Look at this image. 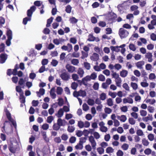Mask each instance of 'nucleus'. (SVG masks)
<instances>
[{
  "label": "nucleus",
  "instance_id": "1",
  "mask_svg": "<svg viewBox=\"0 0 156 156\" xmlns=\"http://www.w3.org/2000/svg\"><path fill=\"white\" fill-rule=\"evenodd\" d=\"M4 111L5 112L7 118L8 119L9 121L12 123V125L14 127L16 126V122L14 121V120L12 118L11 114L9 110L6 108H5L4 109Z\"/></svg>",
  "mask_w": 156,
  "mask_h": 156
},
{
  "label": "nucleus",
  "instance_id": "2",
  "mask_svg": "<svg viewBox=\"0 0 156 156\" xmlns=\"http://www.w3.org/2000/svg\"><path fill=\"white\" fill-rule=\"evenodd\" d=\"M129 34V32L127 30L122 28H121L119 31V34L121 39L126 38Z\"/></svg>",
  "mask_w": 156,
  "mask_h": 156
},
{
  "label": "nucleus",
  "instance_id": "3",
  "mask_svg": "<svg viewBox=\"0 0 156 156\" xmlns=\"http://www.w3.org/2000/svg\"><path fill=\"white\" fill-rule=\"evenodd\" d=\"M60 77L65 81L68 80L70 78L69 74L66 72L62 73L60 75Z\"/></svg>",
  "mask_w": 156,
  "mask_h": 156
},
{
  "label": "nucleus",
  "instance_id": "4",
  "mask_svg": "<svg viewBox=\"0 0 156 156\" xmlns=\"http://www.w3.org/2000/svg\"><path fill=\"white\" fill-rule=\"evenodd\" d=\"M89 140L91 144L93 149L94 150H95L96 149V143L93 136L92 135L90 136L89 137Z\"/></svg>",
  "mask_w": 156,
  "mask_h": 156
},
{
  "label": "nucleus",
  "instance_id": "5",
  "mask_svg": "<svg viewBox=\"0 0 156 156\" xmlns=\"http://www.w3.org/2000/svg\"><path fill=\"white\" fill-rule=\"evenodd\" d=\"M36 9L35 6L33 5L31 7L30 9L27 10V14L28 17L31 18L33 12Z\"/></svg>",
  "mask_w": 156,
  "mask_h": 156
},
{
  "label": "nucleus",
  "instance_id": "6",
  "mask_svg": "<svg viewBox=\"0 0 156 156\" xmlns=\"http://www.w3.org/2000/svg\"><path fill=\"white\" fill-rule=\"evenodd\" d=\"M66 68L68 71L69 73H73L75 71L76 68L74 66L67 64L66 66Z\"/></svg>",
  "mask_w": 156,
  "mask_h": 156
},
{
  "label": "nucleus",
  "instance_id": "7",
  "mask_svg": "<svg viewBox=\"0 0 156 156\" xmlns=\"http://www.w3.org/2000/svg\"><path fill=\"white\" fill-rule=\"evenodd\" d=\"M90 80L91 78L90 76H87L82 79V80L81 82H82L84 85L86 86L87 85V82L88 81H90Z\"/></svg>",
  "mask_w": 156,
  "mask_h": 156
},
{
  "label": "nucleus",
  "instance_id": "8",
  "mask_svg": "<svg viewBox=\"0 0 156 156\" xmlns=\"http://www.w3.org/2000/svg\"><path fill=\"white\" fill-rule=\"evenodd\" d=\"M99 58L98 54L95 53H94L92 56L90 57L91 60L94 61H97L98 60Z\"/></svg>",
  "mask_w": 156,
  "mask_h": 156
},
{
  "label": "nucleus",
  "instance_id": "9",
  "mask_svg": "<svg viewBox=\"0 0 156 156\" xmlns=\"http://www.w3.org/2000/svg\"><path fill=\"white\" fill-rule=\"evenodd\" d=\"M7 58V57L6 54L5 53L1 54L0 55V58L2 62V63H3L5 62Z\"/></svg>",
  "mask_w": 156,
  "mask_h": 156
},
{
  "label": "nucleus",
  "instance_id": "10",
  "mask_svg": "<svg viewBox=\"0 0 156 156\" xmlns=\"http://www.w3.org/2000/svg\"><path fill=\"white\" fill-rule=\"evenodd\" d=\"M24 93H22L20 94L19 99L21 103L24 104L25 102V98L24 96Z\"/></svg>",
  "mask_w": 156,
  "mask_h": 156
},
{
  "label": "nucleus",
  "instance_id": "11",
  "mask_svg": "<svg viewBox=\"0 0 156 156\" xmlns=\"http://www.w3.org/2000/svg\"><path fill=\"white\" fill-rule=\"evenodd\" d=\"M38 97H40L41 95H43L45 93V90L43 88H40L39 92L37 91L36 92Z\"/></svg>",
  "mask_w": 156,
  "mask_h": 156
},
{
  "label": "nucleus",
  "instance_id": "12",
  "mask_svg": "<svg viewBox=\"0 0 156 156\" xmlns=\"http://www.w3.org/2000/svg\"><path fill=\"white\" fill-rule=\"evenodd\" d=\"M144 64V62L143 61H140L137 62L136 63V66L137 68L141 69L142 68V66Z\"/></svg>",
  "mask_w": 156,
  "mask_h": 156
},
{
  "label": "nucleus",
  "instance_id": "13",
  "mask_svg": "<svg viewBox=\"0 0 156 156\" xmlns=\"http://www.w3.org/2000/svg\"><path fill=\"white\" fill-rule=\"evenodd\" d=\"M118 119L119 120L121 121L124 122L126 120L127 118L126 116L124 115H122L121 117L118 116L117 117Z\"/></svg>",
  "mask_w": 156,
  "mask_h": 156
},
{
  "label": "nucleus",
  "instance_id": "14",
  "mask_svg": "<svg viewBox=\"0 0 156 156\" xmlns=\"http://www.w3.org/2000/svg\"><path fill=\"white\" fill-rule=\"evenodd\" d=\"M87 139L86 137H82L80 139V140L79 142V145H81V146L83 147V143H85L86 142V140Z\"/></svg>",
  "mask_w": 156,
  "mask_h": 156
},
{
  "label": "nucleus",
  "instance_id": "15",
  "mask_svg": "<svg viewBox=\"0 0 156 156\" xmlns=\"http://www.w3.org/2000/svg\"><path fill=\"white\" fill-rule=\"evenodd\" d=\"M55 89L54 88H52L50 90V94L52 98L55 99L56 98V95L54 93Z\"/></svg>",
  "mask_w": 156,
  "mask_h": 156
},
{
  "label": "nucleus",
  "instance_id": "16",
  "mask_svg": "<svg viewBox=\"0 0 156 156\" xmlns=\"http://www.w3.org/2000/svg\"><path fill=\"white\" fill-rule=\"evenodd\" d=\"M111 15L109 17V20L112 22L115 21V18L117 17L116 15L113 13L112 15Z\"/></svg>",
  "mask_w": 156,
  "mask_h": 156
},
{
  "label": "nucleus",
  "instance_id": "17",
  "mask_svg": "<svg viewBox=\"0 0 156 156\" xmlns=\"http://www.w3.org/2000/svg\"><path fill=\"white\" fill-rule=\"evenodd\" d=\"M53 18L52 17H51L50 18L47 20V23L46 26L47 27H49L51 26V24L52 22Z\"/></svg>",
  "mask_w": 156,
  "mask_h": 156
},
{
  "label": "nucleus",
  "instance_id": "18",
  "mask_svg": "<svg viewBox=\"0 0 156 156\" xmlns=\"http://www.w3.org/2000/svg\"><path fill=\"white\" fill-rule=\"evenodd\" d=\"M78 20L76 19L75 17H72L70 18L69 21L70 23L72 24H75L78 22Z\"/></svg>",
  "mask_w": 156,
  "mask_h": 156
},
{
  "label": "nucleus",
  "instance_id": "19",
  "mask_svg": "<svg viewBox=\"0 0 156 156\" xmlns=\"http://www.w3.org/2000/svg\"><path fill=\"white\" fill-rule=\"evenodd\" d=\"M116 85L118 87H120V83L122 82L121 79L119 77L115 80Z\"/></svg>",
  "mask_w": 156,
  "mask_h": 156
},
{
  "label": "nucleus",
  "instance_id": "20",
  "mask_svg": "<svg viewBox=\"0 0 156 156\" xmlns=\"http://www.w3.org/2000/svg\"><path fill=\"white\" fill-rule=\"evenodd\" d=\"M128 74V72L126 70H123L120 73V76L122 77L126 76Z\"/></svg>",
  "mask_w": 156,
  "mask_h": 156
},
{
  "label": "nucleus",
  "instance_id": "21",
  "mask_svg": "<svg viewBox=\"0 0 156 156\" xmlns=\"http://www.w3.org/2000/svg\"><path fill=\"white\" fill-rule=\"evenodd\" d=\"M6 35L8 38L12 39V31L10 30H7L6 32Z\"/></svg>",
  "mask_w": 156,
  "mask_h": 156
},
{
  "label": "nucleus",
  "instance_id": "22",
  "mask_svg": "<svg viewBox=\"0 0 156 156\" xmlns=\"http://www.w3.org/2000/svg\"><path fill=\"white\" fill-rule=\"evenodd\" d=\"M63 91L62 88L61 87H57L56 90V93L58 95H61Z\"/></svg>",
  "mask_w": 156,
  "mask_h": 156
},
{
  "label": "nucleus",
  "instance_id": "23",
  "mask_svg": "<svg viewBox=\"0 0 156 156\" xmlns=\"http://www.w3.org/2000/svg\"><path fill=\"white\" fill-rule=\"evenodd\" d=\"M81 53L82 54V56L81 58L82 59H84L85 58L87 57L88 56V52H87L82 51Z\"/></svg>",
  "mask_w": 156,
  "mask_h": 156
},
{
  "label": "nucleus",
  "instance_id": "24",
  "mask_svg": "<svg viewBox=\"0 0 156 156\" xmlns=\"http://www.w3.org/2000/svg\"><path fill=\"white\" fill-rule=\"evenodd\" d=\"M95 37L92 34H90L88 35V38L87 39V41H95Z\"/></svg>",
  "mask_w": 156,
  "mask_h": 156
},
{
  "label": "nucleus",
  "instance_id": "25",
  "mask_svg": "<svg viewBox=\"0 0 156 156\" xmlns=\"http://www.w3.org/2000/svg\"><path fill=\"white\" fill-rule=\"evenodd\" d=\"M87 103L89 105L93 106L94 104V101L93 99L89 98L87 100Z\"/></svg>",
  "mask_w": 156,
  "mask_h": 156
},
{
  "label": "nucleus",
  "instance_id": "26",
  "mask_svg": "<svg viewBox=\"0 0 156 156\" xmlns=\"http://www.w3.org/2000/svg\"><path fill=\"white\" fill-rule=\"evenodd\" d=\"M80 96H82L83 97H85L87 95L86 92L85 90H80L79 91Z\"/></svg>",
  "mask_w": 156,
  "mask_h": 156
},
{
  "label": "nucleus",
  "instance_id": "27",
  "mask_svg": "<svg viewBox=\"0 0 156 156\" xmlns=\"http://www.w3.org/2000/svg\"><path fill=\"white\" fill-rule=\"evenodd\" d=\"M71 63L74 65H77L79 63V61L78 59L74 58L71 61Z\"/></svg>",
  "mask_w": 156,
  "mask_h": 156
},
{
  "label": "nucleus",
  "instance_id": "28",
  "mask_svg": "<svg viewBox=\"0 0 156 156\" xmlns=\"http://www.w3.org/2000/svg\"><path fill=\"white\" fill-rule=\"evenodd\" d=\"M106 94L104 93H102L100 95V99L101 100H104L106 99Z\"/></svg>",
  "mask_w": 156,
  "mask_h": 156
},
{
  "label": "nucleus",
  "instance_id": "29",
  "mask_svg": "<svg viewBox=\"0 0 156 156\" xmlns=\"http://www.w3.org/2000/svg\"><path fill=\"white\" fill-rule=\"evenodd\" d=\"M72 7L69 5H67L66 7L65 11L66 12L70 13L71 12Z\"/></svg>",
  "mask_w": 156,
  "mask_h": 156
},
{
  "label": "nucleus",
  "instance_id": "30",
  "mask_svg": "<svg viewBox=\"0 0 156 156\" xmlns=\"http://www.w3.org/2000/svg\"><path fill=\"white\" fill-rule=\"evenodd\" d=\"M84 73V72L83 70L82 69L80 68L78 70V73L80 77H82L83 76Z\"/></svg>",
  "mask_w": 156,
  "mask_h": 156
},
{
  "label": "nucleus",
  "instance_id": "31",
  "mask_svg": "<svg viewBox=\"0 0 156 156\" xmlns=\"http://www.w3.org/2000/svg\"><path fill=\"white\" fill-rule=\"evenodd\" d=\"M75 128L72 126H69L67 128V131L69 133H72L75 130Z\"/></svg>",
  "mask_w": 156,
  "mask_h": 156
},
{
  "label": "nucleus",
  "instance_id": "32",
  "mask_svg": "<svg viewBox=\"0 0 156 156\" xmlns=\"http://www.w3.org/2000/svg\"><path fill=\"white\" fill-rule=\"evenodd\" d=\"M78 86V84L75 82H74L72 83L71 87L72 89L73 90H76Z\"/></svg>",
  "mask_w": 156,
  "mask_h": 156
},
{
  "label": "nucleus",
  "instance_id": "33",
  "mask_svg": "<svg viewBox=\"0 0 156 156\" xmlns=\"http://www.w3.org/2000/svg\"><path fill=\"white\" fill-rule=\"evenodd\" d=\"M31 20V18L28 17H26L23 18V23L24 25H26L28 21H30Z\"/></svg>",
  "mask_w": 156,
  "mask_h": 156
},
{
  "label": "nucleus",
  "instance_id": "34",
  "mask_svg": "<svg viewBox=\"0 0 156 156\" xmlns=\"http://www.w3.org/2000/svg\"><path fill=\"white\" fill-rule=\"evenodd\" d=\"M58 118L61 117L63 114V111L62 108H60L58 112Z\"/></svg>",
  "mask_w": 156,
  "mask_h": 156
},
{
  "label": "nucleus",
  "instance_id": "35",
  "mask_svg": "<svg viewBox=\"0 0 156 156\" xmlns=\"http://www.w3.org/2000/svg\"><path fill=\"white\" fill-rule=\"evenodd\" d=\"M60 126L58 125L57 124L54 123L53 126V129L55 130H58L60 128Z\"/></svg>",
  "mask_w": 156,
  "mask_h": 156
},
{
  "label": "nucleus",
  "instance_id": "36",
  "mask_svg": "<svg viewBox=\"0 0 156 156\" xmlns=\"http://www.w3.org/2000/svg\"><path fill=\"white\" fill-rule=\"evenodd\" d=\"M58 104L60 106H61L64 104V101L62 98H59L58 100Z\"/></svg>",
  "mask_w": 156,
  "mask_h": 156
},
{
  "label": "nucleus",
  "instance_id": "37",
  "mask_svg": "<svg viewBox=\"0 0 156 156\" xmlns=\"http://www.w3.org/2000/svg\"><path fill=\"white\" fill-rule=\"evenodd\" d=\"M128 121L129 123L132 125H133L135 123V121L133 118H129Z\"/></svg>",
  "mask_w": 156,
  "mask_h": 156
},
{
  "label": "nucleus",
  "instance_id": "38",
  "mask_svg": "<svg viewBox=\"0 0 156 156\" xmlns=\"http://www.w3.org/2000/svg\"><path fill=\"white\" fill-rule=\"evenodd\" d=\"M106 25L105 22L103 21H100L98 23L99 26L102 27H105Z\"/></svg>",
  "mask_w": 156,
  "mask_h": 156
},
{
  "label": "nucleus",
  "instance_id": "39",
  "mask_svg": "<svg viewBox=\"0 0 156 156\" xmlns=\"http://www.w3.org/2000/svg\"><path fill=\"white\" fill-rule=\"evenodd\" d=\"M84 66L87 70H89L90 68V64L87 62H84Z\"/></svg>",
  "mask_w": 156,
  "mask_h": 156
},
{
  "label": "nucleus",
  "instance_id": "40",
  "mask_svg": "<svg viewBox=\"0 0 156 156\" xmlns=\"http://www.w3.org/2000/svg\"><path fill=\"white\" fill-rule=\"evenodd\" d=\"M16 91L20 93V94H21L22 93H23L22 90L21 89V87L19 86H17L16 88Z\"/></svg>",
  "mask_w": 156,
  "mask_h": 156
},
{
  "label": "nucleus",
  "instance_id": "41",
  "mask_svg": "<svg viewBox=\"0 0 156 156\" xmlns=\"http://www.w3.org/2000/svg\"><path fill=\"white\" fill-rule=\"evenodd\" d=\"M107 103L108 105L109 106H112L113 105V102L112 98H109L107 100Z\"/></svg>",
  "mask_w": 156,
  "mask_h": 156
},
{
  "label": "nucleus",
  "instance_id": "42",
  "mask_svg": "<svg viewBox=\"0 0 156 156\" xmlns=\"http://www.w3.org/2000/svg\"><path fill=\"white\" fill-rule=\"evenodd\" d=\"M129 48L130 49L133 51H135L136 50L135 46V45L133 44H130L129 45Z\"/></svg>",
  "mask_w": 156,
  "mask_h": 156
},
{
  "label": "nucleus",
  "instance_id": "43",
  "mask_svg": "<svg viewBox=\"0 0 156 156\" xmlns=\"http://www.w3.org/2000/svg\"><path fill=\"white\" fill-rule=\"evenodd\" d=\"M144 153L146 155H149L151 154V150L150 148H147L144 150Z\"/></svg>",
  "mask_w": 156,
  "mask_h": 156
},
{
  "label": "nucleus",
  "instance_id": "44",
  "mask_svg": "<svg viewBox=\"0 0 156 156\" xmlns=\"http://www.w3.org/2000/svg\"><path fill=\"white\" fill-rule=\"evenodd\" d=\"M5 19L2 17H0V27H2V25L5 23Z\"/></svg>",
  "mask_w": 156,
  "mask_h": 156
},
{
  "label": "nucleus",
  "instance_id": "45",
  "mask_svg": "<svg viewBox=\"0 0 156 156\" xmlns=\"http://www.w3.org/2000/svg\"><path fill=\"white\" fill-rule=\"evenodd\" d=\"M131 85L133 88L135 90L137 89L138 88L137 84L136 83L131 82Z\"/></svg>",
  "mask_w": 156,
  "mask_h": 156
},
{
  "label": "nucleus",
  "instance_id": "46",
  "mask_svg": "<svg viewBox=\"0 0 156 156\" xmlns=\"http://www.w3.org/2000/svg\"><path fill=\"white\" fill-rule=\"evenodd\" d=\"M54 140L55 142L57 143H60L61 142V140L60 137H57L55 138Z\"/></svg>",
  "mask_w": 156,
  "mask_h": 156
},
{
  "label": "nucleus",
  "instance_id": "47",
  "mask_svg": "<svg viewBox=\"0 0 156 156\" xmlns=\"http://www.w3.org/2000/svg\"><path fill=\"white\" fill-rule=\"evenodd\" d=\"M142 144L145 146H147L149 144L148 141L145 139H143L142 140Z\"/></svg>",
  "mask_w": 156,
  "mask_h": 156
},
{
  "label": "nucleus",
  "instance_id": "48",
  "mask_svg": "<svg viewBox=\"0 0 156 156\" xmlns=\"http://www.w3.org/2000/svg\"><path fill=\"white\" fill-rule=\"evenodd\" d=\"M54 118L52 116H50L48 117L47 119V122L50 123L53 120Z\"/></svg>",
  "mask_w": 156,
  "mask_h": 156
},
{
  "label": "nucleus",
  "instance_id": "49",
  "mask_svg": "<svg viewBox=\"0 0 156 156\" xmlns=\"http://www.w3.org/2000/svg\"><path fill=\"white\" fill-rule=\"evenodd\" d=\"M98 79L100 81H104L105 80V77L103 75L101 74L99 76Z\"/></svg>",
  "mask_w": 156,
  "mask_h": 156
},
{
  "label": "nucleus",
  "instance_id": "50",
  "mask_svg": "<svg viewBox=\"0 0 156 156\" xmlns=\"http://www.w3.org/2000/svg\"><path fill=\"white\" fill-rule=\"evenodd\" d=\"M58 61L57 60L55 59H53L51 62V64L53 66H56L58 64Z\"/></svg>",
  "mask_w": 156,
  "mask_h": 156
},
{
  "label": "nucleus",
  "instance_id": "51",
  "mask_svg": "<svg viewBox=\"0 0 156 156\" xmlns=\"http://www.w3.org/2000/svg\"><path fill=\"white\" fill-rule=\"evenodd\" d=\"M72 78L74 81H76L79 78L78 75L76 74H73L72 75Z\"/></svg>",
  "mask_w": 156,
  "mask_h": 156
},
{
  "label": "nucleus",
  "instance_id": "52",
  "mask_svg": "<svg viewBox=\"0 0 156 156\" xmlns=\"http://www.w3.org/2000/svg\"><path fill=\"white\" fill-rule=\"evenodd\" d=\"M62 139L64 141L68 139V136L65 133L62 134L61 136Z\"/></svg>",
  "mask_w": 156,
  "mask_h": 156
},
{
  "label": "nucleus",
  "instance_id": "53",
  "mask_svg": "<svg viewBox=\"0 0 156 156\" xmlns=\"http://www.w3.org/2000/svg\"><path fill=\"white\" fill-rule=\"evenodd\" d=\"M147 137L148 139L151 141L153 140L154 139V135L152 134L151 133L148 134Z\"/></svg>",
  "mask_w": 156,
  "mask_h": 156
},
{
  "label": "nucleus",
  "instance_id": "54",
  "mask_svg": "<svg viewBox=\"0 0 156 156\" xmlns=\"http://www.w3.org/2000/svg\"><path fill=\"white\" fill-rule=\"evenodd\" d=\"M128 147V145L126 143L124 144L122 146V148L124 150H127Z\"/></svg>",
  "mask_w": 156,
  "mask_h": 156
},
{
  "label": "nucleus",
  "instance_id": "55",
  "mask_svg": "<svg viewBox=\"0 0 156 156\" xmlns=\"http://www.w3.org/2000/svg\"><path fill=\"white\" fill-rule=\"evenodd\" d=\"M25 82V81L23 78H20L18 82V84L20 86H22L24 84Z\"/></svg>",
  "mask_w": 156,
  "mask_h": 156
},
{
  "label": "nucleus",
  "instance_id": "56",
  "mask_svg": "<svg viewBox=\"0 0 156 156\" xmlns=\"http://www.w3.org/2000/svg\"><path fill=\"white\" fill-rule=\"evenodd\" d=\"M78 126L80 128H82L84 126V123L83 122L80 121L78 122Z\"/></svg>",
  "mask_w": 156,
  "mask_h": 156
},
{
  "label": "nucleus",
  "instance_id": "57",
  "mask_svg": "<svg viewBox=\"0 0 156 156\" xmlns=\"http://www.w3.org/2000/svg\"><path fill=\"white\" fill-rule=\"evenodd\" d=\"M97 150L100 154H101L103 153L104 151V149L101 147L98 148H97Z\"/></svg>",
  "mask_w": 156,
  "mask_h": 156
},
{
  "label": "nucleus",
  "instance_id": "58",
  "mask_svg": "<svg viewBox=\"0 0 156 156\" xmlns=\"http://www.w3.org/2000/svg\"><path fill=\"white\" fill-rule=\"evenodd\" d=\"M39 103V102L38 101L34 100L32 101V105L34 107H36L37 106Z\"/></svg>",
  "mask_w": 156,
  "mask_h": 156
},
{
  "label": "nucleus",
  "instance_id": "59",
  "mask_svg": "<svg viewBox=\"0 0 156 156\" xmlns=\"http://www.w3.org/2000/svg\"><path fill=\"white\" fill-rule=\"evenodd\" d=\"M156 77L155 74L154 73H150L149 76V79L150 80H152L154 79Z\"/></svg>",
  "mask_w": 156,
  "mask_h": 156
},
{
  "label": "nucleus",
  "instance_id": "60",
  "mask_svg": "<svg viewBox=\"0 0 156 156\" xmlns=\"http://www.w3.org/2000/svg\"><path fill=\"white\" fill-rule=\"evenodd\" d=\"M113 151V149L111 147H108L106 148V152L108 153H112Z\"/></svg>",
  "mask_w": 156,
  "mask_h": 156
},
{
  "label": "nucleus",
  "instance_id": "61",
  "mask_svg": "<svg viewBox=\"0 0 156 156\" xmlns=\"http://www.w3.org/2000/svg\"><path fill=\"white\" fill-rule=\"evenodd\" d=\"M76 138L74 136H71L69 140V142L71 143H74L76 141Z\"/></svg>",
  "mask_w": 156,
  "mask_h": 156
},
{
  "label": "nucleus",
  "instance_id": "62",
  "mask_svg": "<svg viewBox=\"0 0 156 156\" xmlns=\"http://www.w3.org/2000/svg\"><path fill=\"white\" fill-rule=\"evenodd\" d=\"M89 108V106L86 104H83V109L84 111H87L88 110Z\"/></svg>",
  "mask_w": 156,
  "mask_h": 156
},
{
  "label": "nucleus",
  "instance_id": "63",
  "mask_svg": "<svg viewBox=\"0 0 156 156\" xmlns=\"http://www.w3.org/2000/svg\"><path fill=\"white\" fill-rule=\"evenodd\" d=\"M76 135L79 137L81 136L83 134V132L79 130L76 132Z\"/></svg>",
  "mask_w": 156,
  "mask_h": 156
},
{
  "label": "nucleus",
  "instance_id": "64",
  "mask_svg": "<svg viewBox=\"0 0 156 156\" xmlns=\"http://www.w3.org/2000/svg\"><path fill=\"white\" fill-rule=\"evenodd\" d=\"M151 39L153 41H156V35L154 33H152L150 36Z\"/></svg>",
  "mask_w": 156,
  "mask_h": 156
}]
</instances>
